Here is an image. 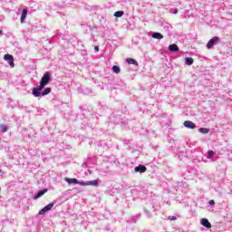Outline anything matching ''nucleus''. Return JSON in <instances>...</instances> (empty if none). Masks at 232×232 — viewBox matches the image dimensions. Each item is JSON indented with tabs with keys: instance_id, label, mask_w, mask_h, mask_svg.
Listing matches in <instances>:
<instances>
[{
	"instance_id": "obj_1",
	"label": "nucleus",
	"mask_w": 232,
	"mask_h": 232,
	"mask_svg": "<svg viewBox=\"0 0 232 232\" xmlns=\"http://www.w3.org/2000/svg\"><path fill=\"white\" fill-rule=\"evenodd\" d=\"M52 79V72H50L49 71L45 72L42 77V79L40 80V86L42 88H44L46 86H48V84L50 83V81Z\"/></svg>"
},
{
	"instance_id": "obj_2",
	"label": "nucleus",
	"mask_w": 232,
	"mask_h": 232,
	"mask_svg": "<svg viewBox=\"0 0 232 232\" xmlns=\"http://www.w3.org/2000/svg\"><path fill=\"white\" fill-rule=\"evenodd\" d=\"M43 90H44V87H42V85L33 88L32 93L34 97H43Z\"/></svg>"
},
{
	"instance_id": "obj_3",
	"label": "nucleus",
	"mask_w": 232,
	"mask_h": 232,
	"mask_svg": "<svg viewBox=\"0 0 232 232\" xmlns=\"http://www.w3.org/2000/svg\"><path fill=\"white\" fill-rule=\"evenodd\" d=\"M218 41H220V38L218 36L212 37L207 44L208 50H211V48H213V46H215V44H217Z\"/></svg>"
},
{
	"instance_id": "obj_4",
	"label": "nucleus",
	"mask_w": 232,
	"mask_h": 232,
	"mask_svg": "<svg viewBox=\"0 0 232 232\" xmlns=\"http://www.w3.org/2000/svg\"><path fill=\"white\" fill-rule=\"evenodd\" d=\"M53 208V203H49L45 207H44L42 209H40L38 215H44V213H48V211H52Z\"/></svg>"
},
{
	"instance_id": "obj_5",
	"label": "nucleus",
	"mask_w": 232,
	"mask_h": 232,
	"mask_svg": "<svg viewBox=\"0 0 232 232\" xmlns=\"http://www.w3.org/2000/svg\"><path fill=\"white\" fill-rule=\"evenodd\" d=\"M4 59L5 61H7L11 68H14V66H15V63H14V56L12 54H5Z\"/></svg>"
},
{
	"instance_id": "obj_6",
	"label": "nucleus",
	"mask_w": 232,
	"mask_h": 232,
	"mask_svg": "<svg viewBox=\"0 0 232 232\" xmlns=\"http://www.w3.org/2000/svg\"><path fill=\"white\" fill-rule=\"evenodd\" d=\"M146 171H148V168L144 165H139L134 168L135 173H146Z\"/></svg>"
},
{
	"instance_id": "obj_7",
	"label": "nucleus",
	"mask_w": 232,
	"mask_h": 232,
	"mask_svg": "<svg viewBox=\"0 0 232 232\" xmlns=\"http://www.w3.org/2000/svg\"><path fill=\"white\" fill-rule=\"evenodd\" d=\"M183 126H185V128H188V130H195V128H197V124H195L191 121H185Z\"/></svg>"
},
{
	"instance_id": "obj_8",
	"label": "nucleus",
	"mask_w": 232,
	"mask_h": 232,
	"mask_svg": "<svg viewBox=\"0 0 232 232\" xmlns=\"http://www.w3.org/2000/svg\"><path fill=\"white\" fill-rule=\"evenodd\" d=\"M200 224L204 227H207V229H211V223L209 222V220L208 218H201Z\"/></svg>"
},
{
	"instance_id": "obj_9",
	"label": "nucleus",
	"mask_w": 232,
	"mask_h": 232,
	"mask_svg": "<svg viewBox=\"0 0 232 232\" xmlns=\"http://www.w3.org/2000/svg\"><path fill=\"white\" fill-rule=\"evenodd\" d=\"M45 193H48V188H44L39 190L34 196V199L37 200V198H41V197H43V195H44Z\"/></svg>"
},
{
	"instance_id": "obj_10",
	"label": "nucleus",
	"mask_w": 232,
	"mask_h": 232,
	"mask_svg": "<svg viewBox=\"0 0 232 232\" xmlns=\"http://www.w3.org/2000/svg\"><path fill=\"white\" fill-rule=\"evenodd\" d=\"M168 50L169 52H173V53H177V52H180V49L179 48V45H177V44H172L170 45H169Z\"/></svg>"
},
{
	"instance_id": "obj_11",
	"label": "nucleus",
	"mask_w": 232,
	"mask_h": 232,
	"mask_svg": "<svg viewBox=\"0 0 232 232\" xmlns=\"http://www.w3.org/2000/svg\"><path fill=\"white\" fill-rule=\"evenodd\" d=\"M215 151L213 150H208L207 152V159H209L212 162H215V160H217V158H215Z\"/></svg>"
},
{
	"instance_id": "obj_12",
	"label": "nucleus",
	"mask_w": 232,
	"mask_h": 232,
	"mask_svg": "<svg viewBox=\"0 0 232 232\" xmlns=\"http://www.w3.org/2000/svg\"><path fill=\"white\" fill-rule=\"evenodd\" d=\"M65 182H67V184L72 185V184H79V179H75V178H64Z\"/></svg>"
},
{
	"instance_id": "obj_13",
	"label": "nucleus",
	"mask_w": 232,
	"mask_h": 232,
	"mask_svg": "<svg viewBox=\"0 0 232 232\" xmlns=\"http://www.w3.org/2000/svg\"><path fill=\"white\" fill-rule=\"evenodd\" d=\"M152 39H158L159 41L164 39V35L159 32H155L151 34Z\"/></svg>"
},
{
	"instance_id": "obj_14",
	"label": "nucleus",
	"mask_w": 232,
	"mask_h": 232,
	"mask_svg": "<svg viewBox=\"0 0 232 232\" xmlns=\"http://www.w3.org/2000/svg\"><path fill=\"white\" fill-rule=\"evenodd\" d=\"M26 15H28V10L23 9L20 18V23H24V19H26Z\"/></svg>"
},
{
	"instance_id": "obj_15",
	"label": "nucleus",
	"mask_w": 232,
	"mask_h": 232,
	"mask_svg": "<svg viewBox=\"0 0 232 232\" xmlns=\"http://www.w3.org/2000/svg\"><path fill=\"white\" fill-rule=\"evenodd\" d=\"M99 182H100V179L87 181V186H92L93 188H98Z\"/></svg>"
},
{
	"instance_id": "obj_16",
	"label": "nucleus",
	"mask_w": 232,
	"mask_h": 232,
	"mask_svg": "<svg viewBox=\"0 0 232 232\" xmlns=\"http://www.w3.org/2000/svg\"><path fill=\"white\" fill-rule=\"evenodd\" d=\"M193 63H195L193 58H191V57L185 58V64H187V66H191L193 64Z\"/></svg>"
},
{
	"instance_id": "obj_17",
	"label": "nucleus",
	"mask_w": 232,
	"mask_h": 232,
	"mask_svg": "<svg viewBox=\"0 0 232 232\" xmlns=\"http://www.w3.org/2000/svg\"><path fill=\"white\" fill-rule=\"evenodd\" d=\"M52 92V88L50 87H46L45 89H44V91L42 92V97H44L46 95H49V93Z\"/></svg>"
},
{
	"instance_id": "obj_18",
	"label": "nucleus",
	"mask_w": 232,
	"mask_h": 232,
	"mask_svg": "<svg viewBox=\"0 0 232 232\" xmlns=\"http://www.w3.org/2000/svg\"><path fill=\"white\" fill-rule=\"evenodd\" d=\"M151 206L153 211H159V208H160V203L155 204V200H152Z\"/></svg>"
},
{
	"instance_id": "obj_19",
	"label": "nucleus",
	"mask_w": 232,
	"mask_h": 232,
	"mask_svg": "<svg viewBox=\"0 0 232 232\" xmlns=\"http://www.w3.org/2000/svg\"><path fill=\"white\" fill-rule=\"evenodd\" d=\"M199 133H203L204 135L209 133V129L201 127L198 129Z\"/></svg>"
},
{
	"instance_id": "obj_20",
	"label": "nucleus",
	"mask_w": 232,
	"mask_h": 232,
	"mask_svg": "<svg viewBox=\"0 0 232 232\" xmlns=\"http://www.w3.org/2000/svg\"><path fill=\"white\" fill-rule=\"evenodd\" d=\"M8 131V126L0 125V133H6Z\"/></svg>"
},
{
	"instance_id": "obj_21",
	"label": "nucleus",
	"mask_w": 232,
	"mask_h": 232,
	"mask_svg": "<svg viewBox=\"0 0 232 232\" xmlns=\"http://www.w3.org/2000/svg\"><path fill=\"white\" fill-rule=\"evenodd\" d=\"M112 72L114 73H121V67L119 65H113L112 66Z\"/></svg>"
},
{
	"instance_id": "obj_22",
	"label": "nucleus",
	"mask_w": 232,
	"mask_h": 232,
	"mask_svg": "<svg viewBox=\"0 0 232 232\" xmlns=\"http://www.w3.org/2000/svg\"><path fill=\"white\" fill-rule=\"evenodd\" d=\"M122 15H124V11H116L114 13V17L119 18V17H122Z\"/></svg>"
},
{
	"instance_id": "obj_23",
	"label": "nucleus",
	"mask_w": 232,
	"mask_h": 232,
	"mask_svg": "<svg viewBox=\"0 0 232 232\" xmlns=\"http://www.w3.org/2000/svg\"><path fill=\"white\" fill-rule=\"evenodd\" d=\"M128 64H137V60L133 58H127Z\"/></svg>"
},
{
	"instance_id": "obj_24",
	"label": "nucleus",
	"mask_w": 232,
	"mask_h": 232,
	"mask_svg": "<svg viewBox=\"0 0 232 232\" xmlns=\"http://www.w3.org/2000/svg\"><path fill=\"white\" fill-rule=\"evenodd\" d=\"M144 213L147 218H151L152 215H151V212H150V210H148L147 208H144Z\"/></svg>"
},
{
	"instance_id": "obj_25",
	"label": "nucleus",
	"mask_w": 232,
	"mask_h": 232,
	"mask_svg": "<svg viewBox=\"0 0 232 232\" xmlns=\"http://www.w3.org/2000/svg\"><path fill=\"white\" fill-rule=\"evenodd\" d=\"M169 14H179V9L178 8H170Z\"/></svg>"
},
{
	"instance_id": "obj_26",
	"label": "nucleus",
	"mask_w": 232,
	"mask_h": 232,
	"mask_svg": "<svg viewBox=\"0 0 232 232\" xmlns=\"http://www.w3.org/2000/svg\"><path fill=\"white\" fill-rule=\"evenodd\" d=\"M78 184H80V186H88V181L78 180Z\"/></svg>"
},
{
	"instance_id": "obj_27",
	"label": "nucleus",
	"mask_w": 232,
	"mask_h": 232,
	"mask_svg": "<svg viewBox=\"0 0 232 232\" xmlns=\"http://www.w3.org/2000/svg\"><path fill=\"white\" fill-rule=\"evenodd\" d=\"M168 220L175 221V220H177V217H175V216H169V217L168 218Z\"/></svg>"
},
{
	"instance_id": "obj_28",
	"label": "nucleus",
	"mask_w": 232,
	"mask_h": 232,
	"mask_svg": "<svg viewBox=\"0 0 232 232\" xmlns=\"http://www.w3.org/2000/svg\"><path fill=\"white\" fill-rule=\"evenodd\" d=\"M164 28H165V30H169V28H172V27H171V24H166L164 25Z\"/></svg>"
},
{
	"instance_id": "obj_29",
	"label": "nucleus",
	"mask_w": 232,
	"mask_h": 232,
	"mask_svg": "<svg viewBox=\"0 0 232 232\" xmlns=\"http://www.w3.org/2000/svg\"><path fill=\"white\" fill-rule=\"evenodd\" d=\"M209 206H215V200L211 199L208 201Z\"/></svg>"
},
{
	"instance_id": "obj_30",
	"label": "nucleus",
	"mask_w": 232,
	"mask_h": 232,
	"mask_svg": "<svg viewBox=\"0 0 232 232\" xmlns=\"http://www.w3.org/2000/svg\"><path fill=\"white\" fill-rule=\"evenodd\" d=\"M94 50L95 52H99V46L98 45L94 46Z\"/></svg>"
},
{
	"instance_id": "obj_31",
	"label": "nucleus",
	"mask_w": 232,
	"mask_h": 232,
	"mask_svg": "<svg viewBox=\"0 0 232 232\" xmlns=\"http://www.w3.org/2000/svg\"><path fill=\"white\" fill-rule=\"evenodd\" d=\"M3 34V31L0 30V35Z\"/></svg>"
},
{
	"instance_id": "obj_32",
	"label": "nucleus",
	"mask_w": 232,
	"mask_h": 232,
	"mask_svg": "<svg viewBox=\"0 0 232 232\" xmlns=\"http://www.w3.org/2000/svg\"><path fill=\"white\" fill-rule=\"evenodd\" d=\"M0 191H1V187H0Z\"/></svg>"
},
{
	"instance_id": "obj_33",
	"label": "nucleus",
	"mask_w": 232,
	"mask_h": 232,
	"mask_svg": "<svg viewBox=\"0 0 232 232\" xmlns=\"http://www.w3.org/2000/svg\"><path fill=\"white\" fill-rule=\"evenodd\" d=\"M0 173H1V169H0Z\"/></svg>"
}]
</instances>
